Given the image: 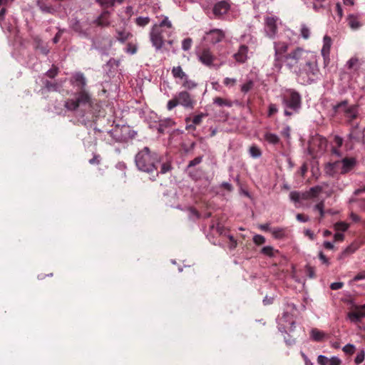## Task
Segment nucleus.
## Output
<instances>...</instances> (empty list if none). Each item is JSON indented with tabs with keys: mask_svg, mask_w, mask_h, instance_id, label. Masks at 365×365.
<instances>
[{
	"mask_svg": "<svg viewBox=\"0 0 365 365\" xmlns=\"http://www.w3.org/2000/svg\"><path fill=\"white\" fill-rule=\"evenodd\" d=\"M324 207V201H321L319 202V203H317L315 206H314V210H316V211H318L319 212V211H321L322 210H323Z\"/></svg>",
	"mask_w": 365,
	"mask_h": 365,
	"instance_id": "61",
	"label": "nucleus"
},
{
	"mask_svg": "<svg viewBox=\"0 0 365 365\" xmlns=\"http://www.w3.org/2000/svg\"><path fill=\"white\" fill-rule=\"evenodd\" d=\"M249 153L254 158H258L262 155L261 150L255 145H253L250 148Z\"/></svg>",
	"mask_w": 365,
	"mask_h": 365,
	"instance_id": "28",
	"label": "nucleus"
},
{
	"mask_svg": "<svg viewBox=\"0 0 365 365\" xmlns=\"http://www.w3.org/2000/svg\"><path fill=\"white\" fill-rule=\"evenodd\" d=\"M305 272H306V274L309 277V278H314L315 277V269L314 267L309 266V265H307L306 267H305Z\"/></svg>",
	"mask_w": 365,
	"mask_h": 365,
	"instance_id": "47",
	"label": "nucleus"
},
{
	"mask_svg": "<svg viewBox=\"0 0 365 365\" xmlns=\"http://www.w3.org/2000/svg\"><path fill=\"white\" fill-rule=\"evenodd\" d=\"M329 359L324 355H319L317 358V362L320 365H328Z\"/></svg>",
	"mask_w": 365,
	"mask_h": 365,
	"instance_id": "50",
	"label": "nucleus"
},
{
	"mask_svg": "<svg viewBox=\"0 0 365 365\" xmlns=\"http://www.w3.org/2000/svg\"><path fill=\"white\" fill-rule=\"evenodd\" d=\"M262 253L269 257H273L274 255V250L271 246H266L262 249Z\"/></svg>",
	"mask_w": 365,
	"mask_h": 365,
	"instance_id": "39",
	"label": "nucleus"
},
{
	"mask_svg": "<svg viewBox=\"0 0 365 365\" xmlns=\"http://www.w3.org/2000/svg\"><path fill=\"white\" fill-rule=\"evenodd\" d=\"M341 360L336 357V356H332L331 359H329V364L328 365H341Z\"/></svg>",
	"mask_w": 365,
	"mask_h": 365,
	"instance_id": "52",
	"label": "nucleus"
},
{
	"mask_svg": "<svg viewBox=\"0 0 365 365\" xmlns=\"http://www.w3.org/2000/svg\"><path fill=\"white\" fill-rule=\"evenodd\" d=\"M364 357H365L364 351L363 350L360 351L357 354V355L354 359L355 363L356 364H361L364 360Z\"/></svg>",
	"mask_w": 365,
	"mask_h": 365,
	"instance_id": "49",
	"label": "nucleus"
},
{
	"mask_svg": "<svg viewBox=\"0 0 365 365\" xmlns=\"http://www.w3.org/2000/svg\"><path fill=\"white\" fill-rule=\"evenodd\" d=\"M93 24L100 27H107L110 24L108 12H103L98 16L94 21Z\"/></svg>",
	"mask_w": 365,
	"mask_h": 365,
	"instance_id": "19",
	"label": "nucleus"
},
{
	"mask_svg": "<svg viewBox=\"0 0 365 365\" xmlns=\"http://www.w3.org/2000/svg\"><path fill=\"white\" fill-rule=\"evenodd\" d=\"M71 83L76 88L83 89L86 85V79L82 73H74L71 78Z\"/></svg>",
	"mask_w": 365,
	"mask_h": 365,
	"instance_id": "16",
	"label": "nucleus"
},
{
	"mask_svg": "<svg viewBox=\"0 0 365 365\" xmlns=\"http://www.w3.org/2000/svg\"><path fill=\"white\" fill-rule=\"evenodd\" d=\"M289 43L278 41L274 42V67L280 71L283 63L296 75L297 81L302 85L310 84L319 75V56L315 51L296 47L288 52Z\"/></svg>",
	"mask_w": 365,
	"mask_h": 365,
	"instance_id": "1",
	"label": "nucleus"
},
{
	"mask_svg": "<svg viewBox=\"0 0 365 365\" xmlns=\"http://www.w3.org/2000/svg\"><path fill=\"white\" fill-rule=\"evenodd\" d=\"M272 235L277 239L284 238L285 237V230L282 228L274 229L272 231Z\"/></svg>",
	"mask_w": 365,
	"mask_h": 365,
	"instance_id": "31",
	"label": "nucleus"
},
{
	"mask_svg": "<svg viewBox=\"0 0 365 365\" xmlns=\"http://www.w3.org/2000/svg\"><path fill=\"white\" fill-rule=\"evenodd\" d=\"M319 258L322 261V264H324L327 265L329 264V259L324 255V253L322 252H320L319 253Z\"/></svg>",
	"mask_w": 365,
	"mask_h": 365,
	"instance_id": "54",
	"label": "nucleus"
},
{
	"mask_svg": "<svg viewBox=\"0 0 365 365\" xmlns=\"http://www.w3.org/2000/svg\"><path fill=\"white\" fill-rule=\"evenodd\" d=\"M254 242L257 245H261L265 242V238L260 235H256L253 237Z\"/></svg>",
	"mask_w": 365,
	"mask_h": 365,
	"instance_id": "48",
	"label": "nucleus"
},
{
	"mask_svg": "<svg viewBox=\"0 0 365 365\" xmlns=\"http://www.w3.org/2000/svg\"><path fill=\"white\" fill-rule=\"evenodd\" d=\"M277 112V108L275 104L271 103L269 106L268 116L270 117Z\"/></svg>",
	"mask_w": 365,
	"mask_h": 365,
	"instance_id": "53",
	"label": "nucleus"
},
{
	"mask_svg": "<svg viewBox=\"0 0 365 365\" xmlns=\"http://www.w3.org/2000/svg\"><path fill=\"white\" fill-rule=\"evenodd\" d=\"M356 250V247L354 245L348 246L345 250H344L338 256V259H343L350 255L353 254Z\"/></svg>",
	"mask_w": 365,
	"mask_h": 365,
	"instance_id": "25",
	"label": "nucleus"
},
{
	"mask_svg": "<svg viewBox=\"0 0 365 365\" xmlns=\"http://www.w3.org/2000/svg\"><path fill=\"white\" fill-rule=\"evenodd\" d=\"M178 98L179 104L185 108L192 109L196 104V101L189 93H179Z\"/></svg>",
	"mask_w": 365,
	"mask_h": 365,
	"instance_id": "12",
	"label": "nucleus"
},
{
	"mask_svg": "<svg viewBox=\"0 0 365 365\" xmlns=\"http://www.w3.org/2000/svg\"><path fill=\"white\" fill-rule=\"evenodd\" d=\"M297 219L298 221L303 222H307L309 220V217L307 215L300 213L297 215Z\"/></svg>",
	"mask_w": 365,
	"mask_h": 365,
	"instance_id": "59",
	"label": "nucleus"
},
{
	"mask_svg": "<svg viewBox=\"0 0 365 365\" xmlns=\"http://www.w3.org/2000/svg\"><path fill=\"white\" fill-rule=\"evenodd\" d=\"M332 108L335 114L343 112L345 117L350 121L356 118L358 115V106L356 105L349 106V103L346 100L333 105Z\"/></svg>",
	"mask_w": 365,
	"mask_h": 365,
	"instance_id": "5",
	"label": "nucleus"
},
{
	"mask_svg": "<svg viewBox=\"0 0 365 365\" xmlns=\"http://www.w3.org/2000/svg\"><path fill=\"white\" fill-rule=\"evenodd\" d=\"M171 73L176 82L181 84L185 89L192 90L196 87L195 81L189 78L181 66L173 67Z\"/></svg>",
	"mask_w": 365,
	"mask_h": 365,
	"instance_id": "7",
	"label": "nucleus"
},
{
	"mask_svg": "<svg viewBox=\"0 0 365 365\" xmlns=\"http://www.w3.org/2000/svg\"><path fill=\"white\" fill-rule=\"evenodd\" d=\"M332 44V41L331 37L327 35H325L323 38V45L321 49V54L324 59V66H327L330 62V51Z\"/></svg>",
	"mask_w": 365,
	"mask_h": 365,
	"instance_id": "11",
	"label": "nucleus"
},
{
	"mask_svg": "<svg viewBox=\"0 0 365 365\" xmlns=\"http://www.w3.org/2000/svg\"><path fill=\"white\" fill-rule=\"evenodd\" d=\"M325 171L328 175H329L331 176H334V175H336L337 173L341 174V160H336L334 163H328L325 167Z\"/></svg>",
	"mask_w": 365,
	"mask_h": 365,
	"instance_id": "18",
	"label": "nucleus"
},
{
	"mask_svg": "<svg viewBox=\"0 0 365 365\" xmlns=\"http://www.w3.org/2000/svg\"><path fill=\"white\" fill-rule=\"evenodd\" d=\"M224 84L227 86L229 88H231L237 83V80L235 78H225L224 79Z\"/></svg>",
	"mask_w": 365,
	"mask_h": 365,
	"instance_id": "43",
	"label": "nucleus"
},
{
	"mask_svg": "<svg viewBox=\"0 0 365 365\" xmlns=\"http://www.w3.org/2000/svg\"><path fill=\"white\" fill-rule=\"evenodd\" d=\"M202 158L201 156H198L192 160L190 161L187 168H191L200 164L202 162Z\"/></svg>",
	"mask_w": 365,
	"mask_h": 365,
	"instance_id": "51",
	"label": "nucleus"
},
{
	"mask_svg": "<svg viewBox=\"0 0 365 365\" xmlns=\"http://www.w3.org/2000/svg\"><path fill=\"white\" fill-rule=\"evenodd\" d=\"M345 68L349 71H357L359 68V60L356 57L351 58L346 63Z\"/></svg>",
	"mask_w": 365,
	"mask_h": 365,
	"instance_id": "22",
	"label": "nucleus"
},
{
	"mask_svg": "<svg viewBox=\"0 0 365 365\" xmlns=\"http://www.w3.org/2000/svg\"><path fill=\"white\" fill-rule=\"evenodd\" d=\"M354 279L355 281H359V280H361V279H365V271L361 272L359 274H357L354 277Z\"/></svg>",
	"mask_w": 365,
	"mask_h": 365,
	"instance_id": "60",
	"label": "nucleus"
},
{
	"mask_svg": "<svg viewBox=\"0 0 365 365\" xmlns=\"http://www.w3.org/2000/svg\"><path fill=\"white\" fill-rule=\"evenodd\" d=\"M157 18L160 19V21L153 24L151 26L149 38L155 51H160L167 42L166 38H170L173 35L175 28L168 16L161 15L157 16ZM168 43L171 45L173 41H168Z\"/></svg>",
	"mask_w": 365,
	"mask_h": 365,
	"instance_id": "2",
	"label": "nucleus"
},
{
	"mask_svg": "<svg viewBox=\"0 0 365 365\" xmlns=\"http://www.w3.org/2000/svg\"><path fill=\"white\" fill-rule=\"evenodd\" d=\"M230 9V4L227 0L217 2L213 6V14L217 16L226 14Z\"/></svg>",
	"mask_w": 365,
	"mask_h": 365,
	"instance_id": "13",
	"label": "nucleus"
},
{
	"mask_svg": "<svg viewBox=\"0 0 365 365\" xmlns=\"http://www.w3.org/2000/svg\"><path fill=\"white\" fill-rule=\"evenodd\" d=\"M198 61L207 67L220 68L222 63H215L216 56L212 53V51L208 48H205L196 53Z\"/></svg>",
	"mask_w": 365,
	"mask_h": 365,
	"instance_id": "8",
	"label": "nucleus"
},
{
	"mask_svg": "<svg viewBox=\"0 0 365 365\" xmlns=\"http://www.w3.org/2000/svg\"><path fill=\"white\" fill-rule=\"evenodd\" d=\"M282 135L284 137L289 138L290 135V128L289 127L287 126L283 128L282 130Z\"/></svg>",
	"mask_w": 365,
	"mask_h": 365,
	"instance_id": "64",
	"label": "nucleus"
},
{
	"mask_svg": "<svg viewBox=\"0 0 365 365\" xmlns=\"http://www.w3.org/2000/svg\"><path fill=\"white\" fill-rule=\"evenodd\" d=\"M204 116H205V115L203 113L196 115L193 117L192 119H191V121L193 124H195L196 125H200L202 123V118Z\"/></svg>",
	"mask_w": 365,
	"mask_h": 365,
	"instance_id": "45",
	"label": "nucleus"
},
{
	"mask_svg": "<svg viewBox=\"0 0 365 365\" xmlns=\"http://www.w3.org/2000/svg\"><path fill=\"white\" fill-rule=\"evenodd\" d=\"M150 21V19L148 16H139L135 19L136 24L140 27L147 26Z\"/></svg>",
	"mask_w": 365,
	"mask_h": 365,
	"instance_id": "29",
	"label": "nucleus"
},
{
	"mask_svg": "<svg viewBox=\"0 0 365 365\" xmlns=\"http://www.w3.org/2000/svg\"><path fill=\"white\" fill-rule=\"evenodd\" d=\"M254 87V81L252 79H248L242 86V91H249Z\"/></svg>",
	"mask_w": 365,
	"mask_h": 365,
	"instance_id": "36",
	"label": "nucleus"
},
{
	"mask_svg": "<svg viewBox=\"0 0 365 365\" xmlns=\"http://www.w3.org/2000/svg\"><path fill=\"white\" fill-rule=\"evenodd\" d=\"M290 199L297 202L301 200V192L297 191H292L289 193Z\"/></svg>",
	"mask_w": 365,
	"mask_h": 365,
	"instance_id": "44",
	"label": "nucleus"
},
{
	"mask_svg": "<svg viewBox=\"0 0 365 365\" xmlns=\"http://www.w3.org/2000/svg\"><path fill=\"white\" fill-rule=\"evenodd\" d=\"M350 218L352 220V221H354L355 222H359L361 221V217L358 215H356L354 212H351L350 214Z\"/></svg>",
	"mask_w": 365,
	"mask_h": 365,
	"instance_id": "63",
	"label": "nucleus"
},
{
	"mask_svg": "<svg viewBox=\"0 0 365 365\" xmlns=\"http://www.w3.org/2000/svg\"><path fill=\"white\" fill-rule=\"evenodd\" d=\"M334 227L337 231L344 232L348 229L349 225L346 222H338L334 225Z\"/></svg>",
	"mask_w": 365,
	"mask_h": 365,
	"instance_id": "38",
	"label": "nucleus"
},
{
	"mask_svg": "<svg viewBox=\"0 0 365 365\" xmlns=\"http://www.w3.org/2000/svg\"><path fill=\"white\" fill-rule=\"evenodd\" d=\"M299 32L300 36L304 40L309 39L311 36V30L306 24H302Z\"/></svg>",
	"mask_w": 365,
	"mask_h": 365,
	"instance_id": "27",
	"label": "nucleus"
},
{
	"mask_svg": "<svg viewBox=\"0 0 365 365\" xmlns=\"http://www.w3.org/2000/svg\"><path fill=\"white\" fill-rule=\"evenodd\" d=\"M264 140L272 145L279 144L280 142V139L278 135L272 133H266L264 135Z\"/></svg>",
	"mask_w": 365,
	"mask_h": 365,
	"instance_id": "24",
	"label": "nucleus"
},
{
	"mask_svg": "<svg viewBox=\"0 0 365 365\" xmlns=\"http://www.w3.org/2000/svg\"><path fill=\"white\" fill-rule=\"evenodd\" d=\"M171 168H172V167H171L170 162L167 161V162L163 163L160 166V170L158 171V174L159 173L165 174V173L169 172L171 170Z\"/></svg>",
	"mask_w": 365,
	"mask_h": 365,
	"instance_id": "33",
	"label": "nucleus"
},
{
	"mask_svg": "<svg viewBox=\"0 0 365 365\" xmlns=\"http://www.w3.org/2000/svg\"><path fill=\"white\" fill-rule=\"evenodd\" d=\"M185 121L187 123L186 130H195L196 125H195L193 123L192 124H188V123L190 121H191V118H187L185 119Z\"/></svg>",
	"mask_w": 365,
	"mask_h": 365,
	"instance_id": "57",
	"label": "nucleus"
},
{
	"mask_svg": "<svg viewBox=\"0 0 365 365\" xmlns=\"http://www.w3.org/2000/svg\"><path fill=\"white\" fill-rule=\"evenodd\" d=\"M58 73V68L54 65H52L51 68L48 70L46 73V76L50 78H54Z\"/></svg>",
	"mask_w": 365,
	"mask_h": 365,
	"instance_id": "30",
	"label": "nucleus"
},
{
	"mask_svg": "<svg viewBox=\"0 0 365 365\" xmlns=\"http://www.w3.org/2000/svg\"><path fill=\"white\" fill-rule=\"evenodd\" d=\"M225 38V31L222 29H214L205 32L203 41L210 45H215L223 41Z\"/></svg>",
	"mask_w": 365,
	"mask_h": 365,
	"instance_id": "9",
	"label": "nucleus"
},
{
	"mask_svg": "<svg viewBox=\"0 0 365 365\" xmlns=\"http://www.w3.org/2000/svg\"><path fill=\"white\" fill-rule=\"evenodd\" d=\"M138 51V46L137 44L128 43L127 44L125 52L129 54H135Z\"/></svg>",
	"mask_w": 365,
	"mask_h": 365,
	"instance_id": "35",
	"label": "nucleus"
},
{
	"mask_svg": "<svg viewBox=\"0 0 365 365\" xmlns=\"http://www.w3.org/2000/svg\"><path fill=\"white\" fill-rule=\"evenodd\" d=\"M233 57L238 63H243L246 62L248 58V47L245 45H241Z\"/></svg>",
	"mask_w": 365,
	"mask_h": 365,
	"instance_id": "15",
	"label": "nucleus"
},
{
	"mask_svg": "<svg viewBox=\"0 0 365 365\" xmlns=\"http://www.w3.org/2000/svg\"><path fill=\"white\" fill-rule=\"evenodd\" d=\"M160 161L161 157L148 147H144L135 156V163L138 170L148 173L152 181H155L158 176V165Z\"/></svg>",
	"mask_w": 365,
	"mask_h": 365,
	"instance_id": "3",
	"label": "nucleus"
},
{
	"mask_svg": "<svg viewBox=\"0 0 365 365\" xmlns=\"http://www.w3.org/2000/svg\"><path fill=\"white\" fill-rule=\"evenodd\" d=\"M192 44V40L190 38H187L182 41V49L183 51H188L190 49Z\"/></svg>",
	"mask_w": 365,
	"mask_h": 365,
	"instance_id": "34",
	"label": "nucleus"
},
{
	"mask_svg": "<svg viewBox=\"0 0 365 365\" xmlns=\"http://www.w3.org/2000/svg\"><path fill=\"white\" fill-rule=\"evenodd\" d=\"M348 317L352 322H359L362 317H365V304L356 306L354 311L349 312Z\"/></svg>",
	"mask_w": 365,
	"mask_h": 365,
	"instance_id": "14",
	"label": "nucleus"
},
{
	"mask_svg": "<svg viewBox=\"0 0 365 365\" xmlns=\"http://www.w3.org/2000/svg\"><path fill=\"white\" fill-rule=\"evenodd\" d=\"M281 24L279 18L277 16H267L264 18V33L271 39L275 38L278 33V24Z\"/></svg>",
	"mask_w": 365,
	"mask_h": 365,
	"instance_id": "6",
	"label": "nucleus"
},
{
	"mask_svg": "<svg viewBox=\"0 0 365 365\" xmlns=\"http://www.w3.org/2000/svg\"><path fill=\"white\" fill-rule=\"evenodd\" d=\"M310 336L313 341L320 342L326 339L327 334L317 328H314L311 330Z\"/></svg>",
	"mask_w": 365,
	"mask_h": 365,
	"instance_id": "20",
	"label": "nucleus"
},
{
	"mask_svg": "<svg viewBox=\"0 0 365 365\" xmlns=\"http://www.w3.org/2000/svg\"><path fill=\"white\" fill-rule=\"evenodd\" d=\"M321 191H322L321 187L315 186V187L310 188V190L308 192H310V197L312 198V197H317Z\"/></svg>",
	"mask_w": 365,
	"mask_h": 365,
	"instance_id": "42",
	"label": "nucleus"
},
{
	"mask_svg": "<svg viewBox=\"0 0 365 365\" xmlns=\"http://www.w3.org/2000/svg\"><path fill=\"white\" fill-rule=\"evenodd\" d=\"M334 140L338 148L341 147L343 144V139L339 136H335Z\"/></svg>",
	"mask_w": 365,
	"mask_h": 365,
	"instance_id": "62",
	"label": "nucleus"
},
{
	"mask_svg": "<svg viewBox=\"0 0 365 365\" xmlns=\"http://www.w3.org/2000/svg\"><path fill=\"white\" fill-rule=\"evenodd\" d=\"M178 105H180V104H179L178 98L177 96L176 98H173L168 102L167 108L169 110H170L173 109L175 107H176Z\"/></svg>",
	"mask_w": 365,
	"mask_h": 365,
	"instance_id": "40",
	"label": "nucleus"
},
{
	"mask_svg": "<svg viewBox=\"0 0 365 365\" xmlns=\"http://www.w3.org/2000/svg\"><path fill=\"white\" fill-rule=\"evenodd\" d=\"M39 7H40V9L43 12H45V13L53 14L55 11V9L53 6H48V5H46L44 4H41L39 6Z\"/></svg>",
	"mask_w": 365,
	"mask_h": 365,
	"instance_id": "41",
	"label": "nucleus"
},
{
	"mask_svg": "<svg viewBox=\"0 0 365 365\" xmlns=\"http://www.w3.org/2000/svg\"><path fill=\"white\" fill-rule=\"evenodd\" d=\"M344 286V283L343 282H334V283H331V285H330V288L332 289V290H337V289H339L341 288H342Z\"/></svg>",
	"mask_w": 365,
	"mask_h": 365,
	"instance_id": "55",
	"label": "nucleus"
},
{
	"mask_svg": "<svg viewBox=\"0 0 365 365\" xmlns=\"http://www.w3.org/2000/svg\"><path fill=\"white\" fill-rule=\"evenodd\" d=\"M283 102L287 108L297 110L301 106V97L299 93H289L284 96Z\"/></svg>",
	"mask_w": 365,
	"mask_h": 365,
	"instance_id": "10",
	"label": "nucleus"
},
{
	"mask_svg": "<svg viewBox=\"0 0 365 365\" xmlns=\"http://www.w3.org/2000/svg\"><path fill=\"white\" fill-rule=\"evenodd\" d=\"M132 36L133 34L125 29L116 31V39L121 43H124Z\"/></svg>",
	"mask_w": 365,
	"mask_h": 365,
	"instance_id": "21",
	"label": "nucleus"
},
{
	"mask_svg": "<svg viewBox=\"0 0 365 365\" xmlns=\"http://www.w3.org/2000/svg\"><path fill=\"white\" fill-rule=\"evenodd\" d=\"M229 240H230V249H234L237 246V241L234 238L233 236L232 235H229Z\"/></svg>",
	"mask_w": 365,
	"mask_h": 365,
	"instance_id": "58",
	"label": "nucleus"
},
{
	"mask_svg": "<svg viewBox=\"0 0 365 365\" xmlns=\"http://www.w3.org/2000/svg\"><path fill=\"white\" fill-rule=\"evenodd\" d=\"M71 28L75 32L82 36H86V32L83 29L81 22L77 19H73L71 23Z\"/></svg>",
	"mask_w": 365,
	"mask_h": 365,
	"instance_id": "23",
	"label": "nucleus"
},
{
	"mask_svg": "<svg viewBox=\"0 0 365 365\" xmlns=\"http://www.w3.org/2000/svg\"><path fill=\"white\" fill-rule=\"evenodd\" d=\"M341 174L344 175L351 171L356 164V161L354 158H344L341 160Z\"/></svg>",
	"mask_w": 365,
	"mask_h": 365,
	"instance_id": "17",
	"label": "nucleus"
},
{
	"mask_svg": "<svg viewBox=\"0 0 365 365\" xmlns=\"http://www.w3.org/2000/svg\"><path fill=\"white\" fill-rule=\"evenodd\" d=\"M214 101L215 103H217V105H219L220 106H225L230 107L232 106L231 102H230L229 101H227L226 99L222 98H215Z\"/></svg>",
	"mask_w": 365,
	"mask_h": 365,
	"instance_id": "37",
	"label": "nucleus"
},
{
	"mask_svg": "<svg viewBox=\"0 0 365 365\" xmlns=\"http://www.w3.org/2000/svg\"><path fill=\"white\" fill-rule=\"evenodd\" d=\"M68 110H75L80 109L82 112H91L93 115H97L101 111V105L93 102L88 93H76L72 98L68 99L65 103Z\"/></svg>",
	"mask_w": 365,
	"mask_h": 365,
	"instance_id": "4",
	"label": "nucleus"
},
{
	"mask_svg": "<svg viewBox=\"0 0 365 365\" xmlns=\"http://www.w3.org/2000/svg\"><path fill=\"white\" fill-rule=\"evenodd\" d=\"M123 1L124 0H96V1L98 2L101 6L106 8L113 6L116 2L118 4H122Z\"/></svg>",
	"mask_w": 365,
	"mask_h": 365,
	"instance_id": "26",
	"label": "nucleus"
},
{
	"mask_svg": "<svg viewBox=\"0 0 365 365\" xmlns=\"http://www.w3.org/2000/svg\"><path fill=\"white\" fill-rule=\"evenodd\" d=\"M89 163L91 165H98L100 163V155H94L93 157L89 160Z\"/></svg>",
	"mask_w": 365,
	"mask_h": 365,
	"instance_id": "56",
	"label": "nucleus"
},
{
	"mask_svg": "<svg viewBox=\"0 0 365 365\" xmlns=\"http://www.w3.org/2000/svg\"><path fill=\"white\" fill-rule=\"evenodd\" d=\"M349 25L353 29H356L360 27V23L356 18L353 16L349 17Z\"/></svg>",
	"mask_w": 365,
	"mask_h": 365,
	"instance_id": "32",
	"label": "nucleus"
},
{
	"mask_svg": "<svg viewBox=\"0 0 365 365\" xmlns=\"http://www.w3.org/2000/svg\"><path fill=\"white\" fill-rule=\"evenodd\" d=\"M343 351L347 354H353L355 351V346L353 344H348L344 346Z\"/></svg>",
	"mask_w": 365,
	"mask_h": 365,
	"instance_id": "46",
	"label": "nucleus"
}]
</instances>
